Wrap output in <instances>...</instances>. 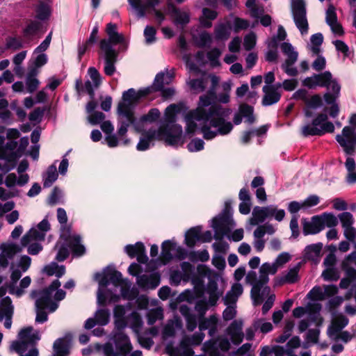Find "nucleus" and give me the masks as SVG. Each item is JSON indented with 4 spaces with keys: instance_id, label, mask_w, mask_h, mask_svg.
I'll return each instance as SVG.
<instances>
[{
    "instance_id": "1",
    "label": "nucleus",
    "mask_w": 356,
    "mask_h": 356,
    "mask_svg": "<svg viewBox=\"0 0 356 356\" xmlns=\"http://www.w3.org/2000/svg\"><path fill=\"white\" fill-rule=\"evenodd\" d=\"M215 92L209 91L200 97L197 107L189 111L184 116L187 134H194L197 130L206 140H211L218 135H227L233 129L232 122L227 121L232 111L218 104L211 105Z\"/></svg>"
},
{
    "instance_id": "2",
    "label": "nucleus",
    "mask_w": 356,
    "mask_h": 356,
    "mask_svg": "<svg viewBox=\"0 0 356 356\" xmlns=\"http://www.w3.org/2000/svg\"><path fill=\"white\" fill-rule=\"evenodd\" d=\"M149 90V89H140L136 92L134 89L130 88L123 92L122 101L119 103L118 107L119 127L117 134H113L114 127L110 121L102 122L101 129L106 134L105 140L109 147H115L120 144L126 145L129 143V139L125 138L124 136L130 125H133L137 131H141L134 117V109L140 97L147 94Z\"/></svg>"
},
{
    "instance_id": "3",
    "label": "nucleus",
    "mask_w": 356,
    "mask_h": 356,
    "mask_svg": "<svg viewBox=\"0 0 356 356\" xmlns=\"http://www.w3.org/2000/svg\"><path fill=\"white\" fill-rule=\"evenodd\" d=\"M94 278L99 284L97 294L99 305H104L106 300L117 302L120 296L127 300H134L138 296L137 291L131 289V282L122 279L121 273L113 268H106L101 273H96Z\"/></svg>"
},
{
    "instance_id": "4",
    "label": "nucleus",
    "mask_w": 356,
    "mask_h": 356,
    "mask_svg": "<svg viewBox=\"0 0 356 356\" xmlns=\"http://www.w3.org/2000/svg\"><path fill=\"white\" fill-rule=\"evenodd\" d=\"M291 256L287 252L280 254L273 263H264L259 268V275L252 270L245 276V282L252 286L251 298L253 305L257 306L261 304L266 296L268 295L270 288L267 286L269 282L268 275H275L277 270L289 261Z\"/></svg>"
},
{
    "instance_id": "5",
    "label": "nucleus",
    "mask_w": 356,
    "mask_h": 356,
    "mask_svg": "<svg viewBox=\"0 0 356 356\" xmlns=\"http://www.w3.org/2000/svg\"><path fill=\"white\" fill-rule=\"evenodd\" d=\"M60 286L59 280H54L47 289L33 291L31 297L35 299V322L43 323L48 320V313L54 312L58 307V302L65 297V292L58 289Z\"/></svg>"
},
{
    "instance_id": "6",
    "label": "nucleus",
    "mask_w": 356,
    "mask_h": 356,
    "mask_svg": "<svg viewBox=\"0 0 356 356\" xmlns=\"http://www.w3.org/2000/svg\"><path fill=\"white\" fill-rule=\"evenodd\" d=\"M230 204L228 202H225L224 211L212 220V227L215 232V238L220 239L224 236H227L234 241H240L243 238V229H238L234 231L229 236L231 229L235 224L230 213Z\"/></svg>"
},
{
    "instance_id": "7",
    "label": "nucleus",
    "mask_w": 356,
    "mask_h": 356,
    "mask_svg": "<svg viewBox=\"0 0 356 356\" xmlns=\"http://www.w3.org/2000/svg\"><path fill=\"white\" fill-rule=\"evenodd\" d=\"M18 338L19 340L12 342L10 351L18 353L19 356H38V350L33 346L41 338L39 331L28 327L19 332Z\"/></svg>"
},
{
    "instance_id": "8",
    "label": "nucleus",
    "mask_w": 356,
    "mask_h": 356,
    "mask_svg": "<svg viewBox=\"0 0 356 356\" xmlns=\"http://www.w3.org/2000/svg\"><path fill=\"white\" fill-rule=\"evenodd\" d=\"M179 107L175 104H170L165 111L163 124L159 128L163 130L165 142L170 145H177L181 142L182 127L179 124H174L176 121V114Z\"/></svg>"
},
{
    "instance_id": "9",
    "label": "nucleus",
    "mask_w": 356,
    "mask_h": 356,
    "mask_svg": "<svg viewBox=\"0 0 356 356\" xmlns=\"http://www.w3.org/2000/svg\"><path fill=\"white\" fill-rule=\"evenodd\" d=\"M334 126L332 122L327 121V115L325 113L318 115L312 124H307L302 127V134L305 136H321L325 133H332Z\"/></svg>"
},
{
    "instance_id": "10",
    "label": "nucleus",
    "mask_w": 356,
    "mask_h": 356,
    "mask_svg": "<svg viewBox=\"0 0 356 356\" xmlns=\"http://www.w3.org/2000/svg\"><path fill=\"white\" fill-rule=\"evenodd\" d=\"M173 79L174 72L172 70H165L164 72H159L156 74L154 79L152 87H148L145 88L149 89V92L147 94L141 96L140 98L149 95L152 90L160 91L161 92V95L165 99L172 97L175 94L174 88L171 87L165 88V86L170 84Z\"/></svg>"
},
{
    "instance_id": "11",
    "label": "nucleus",
    "mask_w": 356,
    "mask_h": 356,
    "mask_svg": "<svg viewBox=\"0 0 356 356\" xmlns=\"http://www.w3.org/2000/svg\"><path fill=\"white\" fill-rule=\"evenodd\" d=\"M131 8L135 10L138 17H143L149 9L154 12L155 17L159 24H161L165 19L164 15L155 9L159 3V0H128Z\"/></svg>"
},
{
    "instance_id": "12",
    "label": "nucleus",
    "mask_w": 356,
    "mask_h": 356,
    "mask_svg": "<svg viewBox=\"0 0 356 356\" xmlns=\"http://www.w3.org/2000/svg\"><path fill=\"white\" fill-rule=\"evenodd\" d=\"M291 10L293 21L302 35L308 32L305 3L303 0H292Z\"/></svg>"
},
{
    "instance_id": "13",
    "label": "nucleus",
    "mask_w": 356,
    "mask_h": 356,
    "mask_svg": "<svg viewBox=\"0 0 356 356\" xmlns=\"http://www.w3.org/2000/svg\"><path fill=\"white\" fill-rule=\"evenodd\" d=\"M50 228L51 225L47 219H43L35 227L31 228L22 236L21 239L22 246L25 247L33 241H43Z\"/></svg>"
},
{
    "instance_id": "14",
    "label": "nucleus",
    "mask_w": 356,
    "mask_h": 356,
    "mask_svg": "<svg viewBox=\"0 0 356 356\" xmlns=\"http://www.w3.org/2000/svg\"><path fill=\"white\" fill-rule=\"evenodd\" d=\"M110 340L115 346L114 353L117 356H125L130 353L133 347L129 337L122 330H116L111 334Z\"/></svg>"
},
{
    "instance_id": "15",
    "label": "nucleus",
    "mask_w": 356,
    "mask_h": 356,
    "mask_svg": "<svg viewBox=\"0 0 356 356\" xmlns=\"http://www.w3.org/2000/svg\"><path fill=\"white\" fill-rule=\"evenodd\" d=\"M100 49L104 54V71L107 76H112L115 72V63L117 61L118 52L111 47L108 41L102 40L99 43Z\"/></svg>"
},
{
    "instance_id": "16",
    "label": "nucleus",
    "mask_w": 356,
    "mask_h": 356,
    "mask_svg": "<svg viewBox=\"0 0 356 356\" xmlns=\"http://www.w3.org/2000/svg\"><path fill=\"white\" fill-rule=\"evenodd\" d=\"M281 49L282 53L286 56V59L282 65L284 71L291 76H296L298 74V70L296 67H293L298 60V53L289 42L282 43Z\"/></svg>"
},
{
    "instance_id": "17",
    "label": "nucleus",
    "mask_w": 356,
    "mask_h": 356,
    "mask_svg": "<svg viewBox=\"0 0 356 356\" xmlns=\"http://www.w3.org/2000/svg\"><path fill=\"white\" fill-rule=\"evenodd\" d=\"M163 134V130L162 128H159L157 129H149L147 131L143 134L140 138V140L136 146L137 149L138 151H145L154 145L153 142L154 140H165V136Z\"/></svg>"
},
{
    "instance_id": "18",
    "label": "nucleus",
    "mask_w": 356,
    "mask_h": 356,
    "mask_svg": "<svg viewBox=\"0 0 356 356\" xmlns=\"http://www.w3.org/2000/svg\"><path fill=\"white\" fill-rule=\"evenodd\" d=\"M336 140L347 154L353 152L356 145V136L351 127H345L342 130V134L337 135Z\"/></svg>"
},
{
    "instance_id": "19",
    "label": "nucleus",
    "mask_w": 356,
    "mask_h": 356,
    "mask_svg": "<svg viewBox=\"0 0 356 356\" xmlns=\"http://www.w3.org/2000/svg\"><path fill=\"white\" fill-rule=\"evenodd\" d=\"M117 26L115 24L109 23L106 26V33L108 36V39H104L108 41L109 45L113 47V45L119 44V51H125L127 48V41L121 33L116 31Z\"/></svg>"
},
{
    "instance_id": "20",
    "label": "nucleus",
    "mask_w": 356,
    "mask_h": 356,
    "mask_svg": "<svg viewBox=\"0 0 356 356\" xmlns=\"http://www.w3.org/2000/svg\"><path fill=\"white\" fill-rule=\"evenodd\" d=\"M131 305H116L113 309L114 322L116 330H123L128 325V316L131 312Z\"/></svg>"
},
{
    "instance_id": "21",
    "label": "nucleus",
    "mask_w": 356,
    "mask_h": 356,
    "mask_svg": "<svg viewBox=\"0 0 356 356\" xmlns=\"http://www.w3.org/2000/svg\"><path fill=\"white\" fill-rule=\"evenodd\" d=\"M243 324L242 319H236L225 330L226 334L229 337L232 343L234 345H239L243 340Z\"/></svg>"
},
{
    "instance_id": "22",
    "label": "nucleus",
    "mask_w": 356,
    "mask_h": 356,
    "mask_svg": "<svg viewBox=\"0 0 356 356\" xmlns=\"http://www.w3.org/2000/svg\"><path fill=\"white\" fill-rule=\"evenodd\" d=\"M86 248L82 243L81 237L75 233H72L68 228V255L72 257H80L86 253Z\"/></svg>"
},
{
    "instance_id": "23",
    "label": "nucleus",
    "mask_w": 356,
    "mask_h": 356,
    "mask_svg": "<svg viewBox=\"0 0 356 356\" xmlns=\"http://www.w3.org/2000/svg\"><path fill=\"white\" fill-rule=\"evenodd\" d=\"M181 270H172L170 273V281L175 285H179L181 281L187 282L191 279L193 266L188 262L181 264Z\"/></svg>"
},
{
    "instance_id": "24",
    "label": "nucleus",
    "mask_w": 356,
    "mask_h": 356,
    "mask_svg": "<svg viewBox=\"0 0 356 356\" xmlns=\"http://www.w3.org/2000/svg\"><path fill=\"white\" fill-rule=\"evenodd\" d=\"M31 259L26 255L22 256L17 265L11 266V284L10 286L15 285L22 276V273L26 272L30 267Z\"/></svg>"
},
{
    "instance_id": "25",
    "label": "nucleus",
    "mask_w": 356,
    "mask_h": 356,
    "mask_svg": "<svg viewBox=\"0 0 356 356\" xmlns=\"http://www.w3.org/2000/svg\"><path fill=\"white\" fill-rule=\"evenodd\" d=\"M13 314V306L9 297L3 298L0 304V321L5 318L4 326L10 329L12 325V316Z\"/></svg>"
},
{
    "instance_id": "26",
    "label": "nucleus",
    "mask_w": 356,
    "mask_h": 356,
    "mask_svg": "<svg viewBox=\"0 0 356 356\" xmlns=\"http://www.w3.org/2000/svg\"><path fill=\"white\" fill-rule=\"evenodd\" d=\"M325 20L334 34L341 35L343 33V28L337 21L335 8L332 4H330L326 10Z\"/></svg>"
},
{
    "instance_id": "27",
    "label": "nucleus",
    "mask_w": 356,
    "mask_h": 356,
    "mask_svg": "<svg viewBox=\"0 0 356 356\" xmlns=\"http://www.w3.org/2000/svg\"><path fill=\"white\" fill-rule=\"evenodd\" d=\"M91 81H87L85 83L84 90L92 98L95 96V90L97 89L101 83V76L99 72L95 67H90L88 70Z\"/></svg>"
},
{
    "instance_id": "28",
    "label": "nucleus",
    "mask_w": 356,
    "mask_h": 356,
    "mask_svg": "<svg viewBox=\"0 0 356 356\" xmlns=\"http://www.w3.org/2000/svg\"><path fill=\"white\" fill-rule=\"evenodd\" d=\"M136 283L141 288L153 289L159 285L160 275L158 273L139 275L137 276Z\"/></svg>"
},
{
    "instance_id": "29",
    "label": "nucleus",
    "mask_w": 356,
    "mask_h": 356,
    "mask_svg": "<svg viewBox=\"0 0 356 356\" xmlns=\"http://www.w3.org/2000/svg\"><path fill=\"white\" fill-rule=\"evenodd\" d=\"M348 323V319L344 316L336 318L327 330V334L332 340H339V332Z\"/></svg>"
},
{
    "instance_id": "30",
    "label": "nucleus",
    "mask_w": 356,
    "mask_h": 356,
    "mask_svg": "<svg viewBox=\"0 0 356 356\" xmlns=\"http://www.w3.org/2000/svg\"><path fill=\"white\" fill-rule=\"evenodd\" d=\"M263 92L264 93L262 104L264 106L273 105L280 99L281 93L275 86H264L263 87Z\"/></svg>"
},
{
    "instance_id": "31",
    "label": "nucleus",
    "mask_w": 356,
    "mask_h": 356,
    "mask_svg": "<svg viewBox=\"0 0 356 356\" xmlns=\"http://www.w3.org/2000/svg\"><path fill=\"white\" fill-rule=\"evenodd\" d=\"M242 118H244L245 119V122L248 124H252L254 122L252 106L245 104H241L239 107V113L234 115V124H241L242 122Z\"/></svg>"
},
{
    "instance_id": "32",
    "label": "nucleus",
    "mask_w": 356,
    "mask_h": 356,
    "mask_svg": "<svg viewBox=\"0 0 356 356\" xmlns=\"http://www.w3.org/2000/svg\"><path fill=\"white\" fill-rule=\"evenodd\" d=\"M216 279L211 277L207 286L206 291L209 294V304L213 306L216 304L219 298L222 295V291L218 287Z\"/></svg>"
},
{
    "instance_id": "33",
    "label": "nucleus",
    "mask_w": 356,
    "mask_h": 356,
    "mask_svg": "<svg viewBox=\"0 0 356 356\" xmlns=\"http://www.w3.org/2000/svg\"><path fill=\"white\" fill-rule=\"evenodd\" d=\"M323 229L320 216H314L310 221H305L303 223V233L305 235L316 234Z\"/></svg>"
},
{
    "instance_id": "34",
    "label": "nucleus",
    "mask_w": 356,
    "mask_h": 356,
    "mask_svg": "<svg viewBox=\"0 0 356 356\" xmlns=\"http://www.w3.org/2000/svg\"><path fill=\"white\" fill-rule=\"evenodd\" d=\"M243 292V287L241 283L236 282L232 284L231 289L228 291L223 298L225 305H236L238 298Z\"/></svg>"
},
{
    "instance_id": "35",
    "label": "nucleus",
    "mask_w": 356,
    "mask_h": 356,
    "mask_svg": "<svg viewBox=\"0 0 356 356\" xmlns=\"http://www.w3.org/2000/svg\"><path fill=\"white\" fill-rule=\"evenodd\" d=\"M182 327L181 321L178 317L169 320L163 327L162 331V338L165 340L175 336L176 331Z\"/></svg>"
},
{
    "instance_id": "36",
    "label": "nucleus",
    "mask_w": 356,
    "mask_h": 356,
    "mask_svg": "<svg viewBox=\"0 0 356 356\" xmlns=\"http://www.w3.org/2000/svg\"><path fill=\"white\" fill-rule=\"evenodd\" d=\"M29 181V175H19L17 177L15 173H9L5 178L4 184L10 189H14L15 186H24Z\"/></svg>"
},
{
    "instance_id": "37",
    "label": "nucleus",
    "mask_w": 356,
    "mask_h": 356,
    "mask_svg": "<svg viewBox=\"0 0 356 356\" xmlns=\"http://www.w3.org/2000/svg\"><path fill=\"white\" fill-rule=\"evenodd\" d=\"M300 268V263L290 268L287 272L283 273L280 277H277L278 284H284L296 282L299 279L298 273Z\"/></svg>"
},
{
    "instance_id": "38",
    "label": "nucleus",
    "mask_w": 356,
    "mask_h": 356,
    "mask_svg": "<svg viewBox=\"0 0 356 356\" xmlns=\"http://www.w3.org/2000/svg\"><path fill=\"white\" fill-rule=\"evenodd\" d=\"M218 318L214 316H210L207 318H202L199 322V329L200 331L209 330V335L213 337L218 330Z\"/></svg>"
},
{
    "instance_id": "39",
    "label": "nucleus",
    "mask_w": 356,
    "mask_h": 356,
    "mask_svg": "<svg viewBox=\"0 0 356 356\" xmlns=\"http://www.w3.org/2000/svg\"><path fill=\"white\" fill-rule=\"evenodd\" d=\"M179 312L186 318L188 330L193 331L197 327V317L192 314L191 308L185 304L180 305Z\"/></svg>"
},
{
    "instance_id": "40",
    "label": "nucleus",
    "mask_w": 356,
    "mask_h": 356,
    "mask_svg": "<svg viewBox=\"0 0 356 356\" xmlns=\"http://www.w3.org/2000/svg\"><path fill=\"white\" fill-rule=\"evenodd\" d=\"M58 173L56 162L48 167L42 175L44 187H49L57 179Z\"/></svg>"
},
{
    "instance_id": "41",
    "label": "nucleus",
    "mask_w": 356,
    "mask_h": 356,
    "mask_svg": "<svg viewBox=\"0 0 356 356\" xmlns=\"http://www.w3.org/2000/svg\"><path fill=\"white\" fill-rule=\"evenodd\" d=\"M161 248H162L161 257H162V259L165 261H169L172 259V257H173L172 252L175 250H181V248L180 247H177V244L175 243H173L171 241H165L162 243Z\"/></svg>"
},
{
    "instance_id": "42",
    "label": "nucleus",
    "mask_w": 356,
    "mask_h": 356,
    "mask_svg": "<svg viewBox=\"0 0 356 356\" xmlns=\"http://www.w3.org/2000/svg\"><path fill=\"white\" fill-rule=\"evenodd\" d=\"M199 241H202L200 227H193L186 233L185 242L187 246L192 248Z\"/></svg>"
},
{
    "instance_id": "43",
    "label": "nucleus",
    "mask_w": 356,
    "mask_h": 356,
    "mask_svg": "<svg viewBox=\"0 0 356 356\" xmlns=\"http://www.w3.org/2000/svg\"><path fill=\"white\" fill-rule=\"evenodd\" d=\"M322 249L321 244H312L306 247L305 257L309 260L317 263L320 260V254Z\"/></svg>"
},
{
    "instance_id": "44",
    "label": "nucleus",
    "mask_w": 356,
    "mask_h": 356,
    "mask_svg": "<svg viewBox=\"0 0 356 356\" xmlns=\"http://www.w3.org/2000/svg\"><path fill=\"white\" fill-rule=\"evenodd\" d=\"M267 219V213L265 210V207H255L252 213V217L249 222L251 225H257L259 223L264 222Z\"/></svg>"
},
{
    "instance_id": "45",
    "label": "nucleus",
    "mask_w": 356,
    "mask_h": 356,
    "mask_svg": "<svg viewBox=\"0 0 356 356\" xmlns=\"http://www.w3.org/2000/svg\"><path fill=\"white\" fill-rule=\"evenodd\" d=\"M42 271L48 276L55 275L57 277H60L65 273V267L63 265L59 266L56 262H51L46 265Z\"/></svg>"
},
{
    "instance_id": "46",
    "label": "nucleus",
    "mask_w": 356,
    "mask_h": 356,
    "mask_svg": "<svg viewBox=\"0 0 356 356\" xmlns=\"http://www.w3.org/2000/svg\"><path fill=\"white\" fill-rule=\"evenodd\" d=\"M53 356H67V337L58 338L54 342Z\"/></svg>"
},
{
    "instance_id": "47",
    "label": "nucleus",
    "mask_w": 356,
    "mask_h": 356,
    "mask_svg": "<svg viewBox=\"0 0 356 356\" xmlns=\"http://www.w3.org/2000/svg\"><path fill=\"white\" fill-rule=\"evenodd\" d=\"M3 254L0 257H3V259H12L17 253L20 252L22 250V248H24L21 244V246L15 244L10 243L7 245H3Z\"/></svg>"
},
{
    "instance_id": "48",
    "label": "nucleus",
    "mask_w": 356,
    "mask_h": 356,
    "mask_svg": "<svg viewBox=\"0 0 356 356\" xmlns=\"http://www.w3.org/2000/svg\"><path fill=\"white\" fill-rule=\"evenodd\" d=\"M128 325L134 332L138 333L143 326V321L140 316L135 311H132L127 318Z\"/></svg>"
},
{
    "instance_id": "49",
    "label": "nucleus",
    "mask_w": 356,
    "mask_h": 356,
    "mask_svg": "<svg viewBox=\"0 0 356 356\" xmlns=\"http://www.w3.org/2000/svg\"><path fill=\"white\" fill-rule=\"evenodd\" d=\"M216 17V11L209 8H204L202 10V16L200 19V24L203 27H211L212 25L211 21L215 19Z\"/></svg>"
},
{
    "instance_id": "50",
    "label": "nucleus",
    "mask_w": 356,
    "mask_h": 356,
    "mask_svg": "<svg viewBox=\"0 0 356 356\" xmlns=\"http://www.w3.org/2000/svg\"><path fill=\"white\" fill-rule=\"evenodd\" d=\"M323 41V36L321 33H318L312 35L310 38L309 49L313 55H318L321 51V45Z\"/></svg>"
},
{
    "instance_id": "51",
    "label": "nucleus",
    "mask_w": 356,
    "mask_h": 356,
    "mask_svg": "<svg viewBox=\"0 0 356 356\" xmlns=\"http://www.w3.org/2000/svg\"><path fill=\"white\" fill-rule=\"evenodd\" d=\"M305 104L307 105V108L305 109V115L307 117H311L312 113L309 111V108H317L320 107L322 104V99L318 95H312L311 97L308 96Z\"/></svg>"
},
{
    "instance_id": "52",
    "label": "nucleus",
    "mask_w": 356,
    "mask_h": 356,
    "mask_svg": "<svg viewBox=\"0 0 356 356\" xmlns=\"http://www.w3.org/2000/svg\"><path fill=\"white\" fill-rule=\"evenodd\" d=\"M265 210L267 213V218H274L277 221H282L285 216L284 210L277 209V207L274 205L265 207Z\"/></svg>"
},
{
    "instance_id": "53",
    "label": "nucleus",
    "mask_w": 356,
    "mask_h": 356,
    "mask_svg": "<svg viewBox=\"0 0 356 356\" xmlns=\"http://www.w3.org/2000/svg\"><path fill=\"white\" fill-rule=\"evenodd\" d=\"M31 279L29 276L24 277L19 283V287H15V285L9 286L10 293L15 294L17 297L24 293V289H26L31 284Z\"/></svg>"
},
{
    "instance_id": "54",
    "label": "nucleus",
    "mask_w": 356,
    "mask_h": 356,
    "mask_svg": "<svg viewBox=\"0 0 356 356\" xmlns=\"http://www.w3.org/2000/svg\"><path fill=\"white\" fill-rule=\"evenodd\" d=\"M95 318L97 324L106 325L109 323L110 312L107 309H98L95 314Z\"/></svg>"
},
{
    "instance_id": "55",
    "label": "nucleus",
    "mask_w": 356,
    "mask_h": 356,
    "mask_svg": "<svg viewBox=\"0 0 356 356\" xmlns=\"http://www.w3.org/2000/svg\"><path fill=\"white\" fill-rule=\"evenodd\" d=\"M221 56V51L218 48L211 49L207 54L209 65L212 67H216L220 65L219 58Z\"/></svg>"
},
{
    "instance_id": "56",
    "label": "nucleus",
    "mask_w": 356,
    "mask_h": 356,
    "mask_svg": "<svg viewBox=\"0 0 356 356\" xmlns=\"http://www.w3.org/2000/svg\"><path fill=\"white\" fill-rule=\"evenodd\" d=\"M147 318L148 324L153 325L163 318V311L161 307L150 309L147 314Z\"/></svg>"
},
{
    "instance_id": "57",
    "label": "nucleus",
    "mask_w": 356,
    "mask_h": 356,
    "mask_svg": "<svg viewBox=\"0 0 356 356\" xmlns=\"http://www.w3.org/2000/svg\"><path fill=\"white\" fill-rule=\"evenodd\" d=\"M323 229L325 227H334L338 224V218L332 213H324L320 215Z\"/></svg>"
},
{
    "instance_id": "58",
    "label": "nucleus",
    "mask_w": 356,
    "mask_h": 356,
    "mask_svg": "<svg viewBox=\"0 0 356 356\" xmlns=\"http://www.w3.org/2000/svg\"><path fill=\"white\" fill-rule=\"evenodd\" d=\"M40 28V23L31 21L23 30V35L26 38L34 36Z\"/></svg>"
},
{
    "instance_id": "59",
    "label": "nucleus",
    "mask_w": 356,
    "mask_h": 356,
    "mask_svg": "<svg viewBox=\"0 0 356 356\" xmlns=\"http://www.w3.org/2000/svg\"><path fill=\"white\" fill-rule=\"evenodd\" d=\"M188 85L195 92H200L204 90L207 86V81L204 78L191 79L187 82Z\"/></svg>"
},
{
    "instance_id": "60",
    "label": "nucleus",
    "mask_w": 356,
    "mask_h": 356,
    "mask_svg": "<svg viewBox=\"0 0 356 356\" xmlns=\"http://www.w3.org/2000/svg\"><path fill=\"white\" fill-rule=\"evenodd\" d=\"M195 42L198 47H204L209 46L212 42V36L210 33L203 31L198 34L195 38Z\"/></svg>"
},
{
    "instance_id": "61",
    "label": "nucleus",
    "mask_w": 356,
    "mask_h": 356,
    "mask_svg": "<svg viewBox=\"0 0 356 356\" xmlns=\"http://www.w3.org/2000/svg\"><path fill=\"white\" fill-rule=\"evenodd\" d=\"M174 17L177 24L185 25L190 21L189 13L187 11L175 9Z\"/></svg>"
},
{
    "instance_id": "62",
    "label": "nucleus",
    "mask_w": 356,
    "mask_h": 356,
    "mask_svg": "<svg viewBox=\"0 0 356 356\" xmlns=\"http://www.w3.org/2000/svg\"><path fill=\"white\" fill-rule=\"evenodd\" d=\"M254 321V326L257 327L258 331L263 334H266L273 330V325L270 322H266L264 318H257Z\"/></svg>"
},
{
    "instance_id": "63",
    "label": "nucleus",
    "mask_w": 356,
    "mask_h": 356,
    "mask_svg": "<svg viewBox=\"0 0 356 356\" xmlns=\"http://www.w3.org/2000/svg\"><path fill=\"white\" fill-rule=\"evenodd\" d=\"M230 34V28L227 25L220 24L216 26L215 35L216 38L226 40Z\"/></svg>"
},
{
    "instance_id": "64",
    "label": "nucleus",
    "mask_w": 356,
    "mask_h": 356,
    "mask_svg": "<svg viewBox=\"0 0 356 356\" xmlns=\"http://www.w3.org/2000/svg\"><path fill=\"white\" fill-rule=\"evenodd\" d=\"M17 149V143L15 140H8L6 143L2 153V158L8 160L13 152Z\"/></svg>"
}]
</instances>
